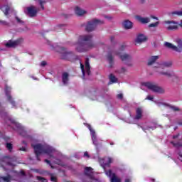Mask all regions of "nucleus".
I'll return each instance as SVG.
<instances>
[{
	"label": "nucleus",
	"mask_w": 182,
	"mask_h": 182,
	"mask_svg": "<svg viewBox=\"0 0 182 182\" xmlns=\"http://www.w3.org/2000/svg\"><path fill=\"white\" fill-rule=\"evenodd\" d=\"M160 58L159 55L151 56L148 60L149 66L153 65L154 68H156V72H158L160 75H164V76H167V77H173L174 76V72L173 71H166L164 72L163 70L166 68H170L173 65L171 61L165 62L164 63H156L157 59Z\"/></svg>",
	"instance_id": "nucleus-1"
},
{
	"label": "nucleus",
	"mask_w": 182,
	"mask_h": 182,
	"mask_svg": "<svg viewBox=\"0 0 182 182\" xmlns=\"http://www.w3.org/2000/svg\"><path fill=\"white\" fill-rule=\"evenodd\" d=\"M75 50L77 52H87L90 49H93L96 44L92 41L91 35H82L78 38V42L75 44Z\"/></svg>",
	"instance_id": "nucleus-2"
},
{
	"label": "nucleus",
	"mask_w": 182,
	"mask_h": 182,
	"mask_svg": "<svg viewBox=\"0 0 182 182\" xmlns=\"http://www.w3.org/2000/svg\"><path fill=\"white\" fill-rule=\"evenodd\" d=\"M6 124L7 126H11L13 127L14 130H17L20 136H26V131L25 130V128L22 126V124H19V122H17L15 119L11 118H5Z\"/></svg>",
	"instance_id": "nucleus-3"
},
{
	"label": "nucleus",
	"mask_w": 182,
	"mask_h": 182,
	"mask_svg": "<svg viewBox=\"0 0 182 182\" xmlns=\"http://www.w3.org/2000/svg\"><path fill=\"white\" fill-rule=\"evenodd\" d=\"M144 87H147V89H149L156 93H164V89L152 82H143L141 88L142 90H144Z\"/></svg>",
	"instance_id": "nucleus-4"
},
{
	"label": "nucleus",
	"mask_w": 182,
	"mask_h": 182,
	"mask_svg": "<svg viewBox=\"0 0 182 182\" xmlns=\"http://www.w3.org/2000/svg\"><path fill=\"white\" fill-rule=\"evenodd\" d=\"M175 42L178 45V47L168 42H165L164 45L166 48L172 49L175 52H182V40L177 38Z\"/></svg>",
	"instance_id": "nucleus-5"
},
{
	"label": "nucleus",
	"mask_w": 182,
	"mask_h": 182,
	"mask_svg": "<svg viewBox=\"0 0 182 182\" xmlns=\"http://www.w3.org/2000/svg\"><path fill=\"white\" fill-rule=\"evenodd\" d=\"M102 23H103V21L94 19L87 23L85 29L87 32H92V31H95L97 25H102Z\"/></svg>",
	"instance_id": "nucleus-6"
},
{
	"label": "nucleus",
	"mask_w": 182,
	"mask_h": 182,
	"mask_svg": "<svg viewBox=\"0 0 182 182\" xmlns=\"http://www.w3.org/2000/svg\"><path fill=\"white\" fill-rule=\"evenodd\" d=\"M156 105L158 106V107H161V106H164V107H167L168 109H171L173 112H180V108L178 107H176L174 105H171L163 100H157L155 101Z\"/></svg>",
	"instance_id": "nucleus-7"
},
{
	"label": "nucleus",
	"mask_w": 182,
	"mask_h": 182,
	"mask_svg": "<svg viewBox=\"0 0 182 182\" xmlns=\"http://www.w3.org/2000/svg\"><path fill=\"white\" fill-rule=\"evenodd\" d=\"M33 149H34V152L36 156V159L38 161H41V159H39V156H41V154H43V145L41 144H32L31 145Z\"/></svg>",
	"instance_id": "nucleus-8"
},
{
	"label": "nucleus",
	"mask_w": 182,
	"mask_h": 182,
	"mask_svg": "<svg viewBox=\"0 0 182 182\" xmlns=\"http://www.w3.org/2000/svg\"><path fill=\"white\" fill-rule=\"evenodd\" d=\"M124 49H126V45H122L119 47V52H118L117 55H118L121 60H130V59H132V57L129 55V54L122 53L123 52V50H124Z\"/></svg>",
	"instance_id": "nucleus-9"
},
{
	"label": "nucleus",
	"mask_w": 182,
	"mask_h": 182,
	"mask_svg": "<svg viewBox=\"0 0 182 182\" xmlns=\"http://www.w3.org/2000/svg\"><path fill=\"white\" fill-rule=\"evenodd\" d=\"M164 25L167 31H176L178 29L177 23L173 21H166L164 22Z\"/></svg>",
	"instance_id": "nucleus-10"
},
{
	"label": "nucleus",
	"mask_w": 182,
	"mask_h": 182,
	"mask_svg": "<svg viewBox=\"0 0 182 182\" xmlns=\"http://www.w3.org/2000/svg\"><path fill=\"white\" fill-rule=\"evenodd\" d=\"M80 68L82 73V76L85 77V74L86 73L88 76L90 75V65L89 64V58L85 60V66L80 63Z\"/></svg>",
	"instance_id": "nucleus-11"
},
{
	"label": "nucleus",
	"mask_w": 182,
	"mask_h": 182,
	"mask_svg": "<svg viewBox=\"0 0 182 182\" xmlns=\"http://www.w3.org/2000/svg\"><path fill=\"white\" fill-rule=\"evenodd\" d=\"M61 58L62 59H66L67 60H72L73 58V53L68 51L66 48H61Z\"/></svg>",
	"instance_id": "nucleus-12"
},
{
	"label": "nucleus",
	"mask_w": 182,
	"mask_h": 182,
	"mask_svg": "<svg viewBox=\"0 0 182 182\" xmlns=\"http://www.w3.org/2000/svg\"><path fill=\"white\" fill-rule=\"evenodd\" d=\"M27 14L31 18L33 16H36V14H38V9L36 7L31 6L27 8Z\"/></svg>",
	"instance_id": "nucleus-13"
},
{
	"label": "nucleus",
	"mask_w": 182,
	"mask_h": 182,
	"mask_svg": "<svg viewBox=\"0 0 182 182\" xmlns=\"http://www.w3.org/2000/svg\"><path fill=\"white\" fill-rule=\"evenodd\" d=\"M20 43H21L20 40H16L14 41H9L6 43V48H16V46H18V45H19Z\"/></svg>",
	"instance_id": "nucleus-14"
},
{
	"label": "nucleus",
	"mask_w": 182,
	"mask_h": 182,
	"mask_svg": "<svg viewBox=\"0 0 182 182\" xmlns=\"http://www.w3.org/2000/svg\"><path fill=\"white\" fill-rule=\"evenodd\" d=\"M135 19L140 22L141 23H149L150 22V18L149 17H142L141 16H136Z\"/></svg>",
	"instance_id": "nucleus-15"
},
{
	"label": "nucleus",
	"mask_w": 182,
	"mask_h": 182,
	"mask_svg": "<svg viewBox=\"0 0 182 182\" xmlns=\"http://www.w3.org/2000/svg\"><path fill=\"white\" fill-rule=\"evenodd\" d=\"M84 173L90 180H93V169L91 167H85Z\"/></svg>",
	"instance_id": "nucleus-16"
},
{
	"label": "nucleus",
	"mask_w": 182,
	"mask_h": 182,
	"mask_svg": "<svg viewBox=\"0 0 182 182\" xmlns=\"http://www.w3.org/2000/svg\"><path fill=\"white\" fill-rule=\"evenodd\" d=\"M52 151H53V149H52L50 146L43 145V153L48 154L50 157H53V156H52Z\"/></svg>",
	"instance_id": "nucleus-17"
},
{
	"label": "nucleus",
	"mask_w": 182,
	"mask_h": 182,
	"mask_svg": "<svg viewBox=\"0 0 182 182\" xmlns=\"http://www.w3.org/2000/svg\"><path fill=\"white\" fill-rule=\"evenodd\" d=\"M5 90H6V95L7 96L8 100L10 102V103H11V105L13 106H15V102H14V100H12V97H11V95H9V92L11 91V87L6 86Z\"/></svg>",
	"instance_id": "nucleus-18"
},
{
	"label": "nucleus",
	"mask_w": 182,
	"mask_h": 182,
	"mask_svg": "<svg viewBox=\"0 0 182 182\" xmlns=\"http://www.w3.org/2000/svg\"><path fill=\"white\" fill-rule=\"evenodd\" d=\"M146 41H147V37L144 34L138 35L136 39V43H142V42H146Z\"/></svg>",
	"instance_id": "nucleus-19"
},
{
	"label": "nucleus",
	"mask_w": 182,
	"mask_h": 182,
	"mask_svg": "<svg viewBox=\"0 0 182 182\" xmlns=\"http://www.w3.org/2000/svg\"><path fill=\"white\" fill-rule=\"evenodd\" d=\"M75 13L78 16H82L86 14L87 12H86V11L82 9L80 7L76 6L75 9Z\"/></svg>",
	"instance_id": "nucleus-20"
},
{
	"label": "nucleus",
	"mask_w": 182,
	"mask_h": 182,
	"mask_svg": "<svg viewBox=\"0 0 182 182\" xmlns=\"http://www.w3.org/2000/svg\"><path fill=\"white\" fill-rule=\"evenodd\" d=\"M123 26L125 29H132V28H133V23L129 20H126L123 23Z\"/></svg>",
	"instance_id": "nucleus-21"
},
{
	"label": "nucleus",
	"mask_w": 182,
	"mask_h": 182,
	"mask_svg": "<svg viewBox=\"0 0 182 182\" xmlns=\"http://www.w3.org/2000/svg\"><path fill=\"white\" fill-rule=\"evenodd\" d=\"M62 79H63V83L64 85H68L69 82V74L68 73H63Z\"/></svg>",
	"instance_id": "nucleus-22"
},
{
	"label": "nucleus",
	"mask_w": 182,
	"mask_h": 182,
	"mask_svg": "<svg viewBox=\"0 0 182 182\" xmlns=\"http://www.w3.org/2000/svg\"><path fill=\"white\" fill-rule=\"evenodd\" d=\"M168 15L169 16H175V15H177V16H182V10L170 12Z\"/></svg>",
	"instance_id": "nucleus-23"
},
{
	"label": "nucleus",
	"mask_w": 182,
	"mask_h": 182,
	"mask_svg": "<svg viewBox=\"0 0 182 182\" xmlns=\"http://www.w3.org/2000/svg\"><path fill=\"white\" fill-rule=\"evenodd\" d=\"M92 140L93 142V145L95 146L97 149V147L99 146V142H97V138L96 137V134H93L92 135Z\"/></svg>",
	"instance_id": "nucleus-24"
},
{
	"label": "nucleus",
	"mask_w": 182,
	"mask_h": 182,
	"mask_svg": "<svg viewBox=\"0 0 182 182\" xmlns=\"http://www.w3.org/2000/svg\"><path fill=\"white\" fill-rule=\"evenodd\" d=\"M48 176L50 177V181L52 182H58V177H56L55 173H48Z\"/></svg>",
	"instance_id": "nucleus-25"
},
{
	"label": "nucleus",
	"mask_w": 182,
	"mask_h": 182,
	"mask_svg": "<svg viewBox=\"0 0 182 182\" xmlns=\"http://www.w3.org/2000/svg\"><path fill=\"white\" fill-rule=\"evenodd\" d=\"M8 166H11L12 167L16 166V159L10 158L9 161L7 162Z\"/></svg>",
	"instance_id": "nucleus-26"
},
{
	"label": "nucleus",
	"mask_w": 182,
	"mask_h": 182,
	"mask_svg": "<svg viewBox=\"0 0 182 182\" xmlns=\"http://www.w3.org/2000/svg\"><path fill=\"white\" fill-rule=\"evenodd\" d=\"M9 182L11 181V176H0V182Z\"/></svg>",
	"instance_id": "nucleus-27"
},
{
	"label": "nucleus",
	"mask_w": 182,
	"mask_h": 182,
	"mask_svg": "<svg viewBox=\"0 0 182 182\" xmlns=\"http://www.w3.org/2000/svg\"><path fill=\"white\" fill-rule=\"evenodd\" d=\"M0 9H1L2 12H4V15H8V12H9V6H4L0 7Z\"/></svg>",
	"instance_id": "nucleus-28"
},
{
	"label": "nucleus",
	"mask_w": 182,
	"mask_h": 182,
	"mask_svg": "<svg viewBox=\"0 0 182 182\" xmlns=\"http://www.w3.org/2000/svg\"><path fill=\"white\" fill-rule=\"evenodd\" d=\"M111 182H122V180L116 176V173H113L111 178Z\"/></svg>",
	"instance_id": "nucleus-29"
},
{
	"label": "nucleus",
	"mask_w": 182,
	"mask_h": 182,
	"mask_svg": "<svg viewBox=\"0 0 182 182\" xmlns=\"http://www.w3.org/2000/svg\"><path fill=\"white\" fill-rule=\"evenodd\" d=\"M6 149L9 150V151H12L14 149V145L11 143L7 142L6 143Z\"/></svg>",
	"instance_id": "nucleus-30"
},
{
	"label": "nucleus",
	"mask_w": 182,
	"mask_h": 182,
	"mask_svg": "<svg viewBox=\"0 0 182 182\" xmlns=\"http://www.w3.org/2000/svg\"><path fill=\"white\" fill-rule=\"evenodd\" d=\"M109 80L110 82H112V83H116V82H117V78H116V77L113 75V74H111L109 75Z\"/></svg>",
	"instance_id": "nucleus-31"
},
{
	"label": "nucleus",
	"mask_w": 182,
	"mask_h": 182,
	"mask_svg": "<svg viewBox=\"0 0 182 182\" xmlns=\"http://www.w3.org/2000/svg\"><path fill=\"white\" fill-rule=\"evenodd\" d=\"M171 143L173 144V147H176V149L182 147V144L181 142L174 143V141H171Z\"/></svg>",
	"instance_id": "nucleus-32"
},
{
	"label": "nucleus",
	"mask_w": 182,
	"mask_h": 182,
	"mask_svg": "<svg viewBox=\"0 0 182 182\" xmlns=\"http://www.w3.org/2000/svg\"><path fill=\"white\" fill-rule=\"evenodd\" d=\"M160 22L156 21L155 23H152L151 24L149 25V28H157V26H159Z\"/></svg>",
	"instance_id": "nucleus-33"
},
{
	"label": "nucleus",
	"mask_w": 182,
	"mask_h": 182,
	"mask_svg": "<svg viewBox=\"0 0 182 182\" xmlns=\"http://www.w3.org/2000/svg\"><path fill=\"white\" fill-rule=\"evenodd\" d=\"M87 129H89L90 133H91V136L94 134H96V132L94 131L93 129H92V126H90V124H87Z\"/></svg>",
	"instance_id": "nucleus-34"
},
{
	"label": "nucleus",
	"mask_w": 182,
	"mask_h": 182,
	"mask_svg": "<svg viewBox=\"0 0 182 182\" xmlns=\"http://www.w3.org/2000/svg\"><path fill=\"white\" fill-rule=\"evenodd\" d=\"M37 180H38V181H41V182H48L46 178H42L41 176H37Z\"/></svg>",
	"instance_id": "nucleus-35"
},
{
	"label": "nucleus",
	"mask_w": 182,
	"mask_h": 182,
	"mask_svg": "<svg viewBox=\"0 0 182 182\" xmlns=\"http://www.w3.org/2000/svg\"><path fill=\"white\" fill-rule=\"evenodd\" d=\"M107 60L109 62V63H112V62H113V57L112 56V54H108Z\"/></svg>",
	"instance_id": "nucleus-36"
},
{
	"label": "nucleus",
	"mask_w": 182,
	"mask_h": 182,
	"mask_svg": "<svg viewBox=\"0 0 182 182\" xmlns=\"http://www.w3.org/2000/svg\"><path fill=\"white\" fill-rule=\"evenodd\" d=\"M143 113V108L139 107L136 109V114H142Z\"/></svg>",
	"instance_id": "nucleus-37"
},
{
	"label": "nucleus",
	"mask_w": 182,
	"mask_h": 182,
	"mask_svg": "<svg viewBox=\"0 0 182 182\" xmlns=\"http://www.w3.org/2000/svg\"><path fill=\"white\" fill-rule=\"evenodd\" d=\"M113 163V159L112 158H108L107 162L105 164V166H110Z\"/></svg>",
	"instance_id": "nucleus-38"
},
{
	"label": "nucleus",
	"mask_w": 182,
	"mask_h": 182,
	"mask_svg": "<svg viewBox=\"0 0 182 182\" xmlns=\"http://www.w3.org/2000/svg\"><path fill=\"white\" fill-rule=\"evenodd\" d=\"M106 175L108 176V177H112L113 176V173L112 172V170H108L106 171Z\"/></svg>",
	"instance_id": "nucleus-39"
},
{
	"label": "nucleus",
	"mask_w": 182,
	"mask_h": 182,
	"mask_svg": "<svg viewBox=\"0 0 182 182\" xmlns=\"http://www.w3.org/2000/svg\"><path fill=\"white\" fill-rule=\"evenodd\" d=\"M141 117H143V115H141V114H136L135 116V119L136 120H140V119H141Z\"/></svg>",
	"instance_id": "nucleus-40"
},
{
	"label": "nucleus",
	"mask_w": 182,
	"mask_h": 182,
	"mask_svg": "<svg viewBox=\"0 0 182 182\" xmlns=\"http://www.w3.org/2000/svg\"><path fill=\"white\" fill-rule=\"evenodd\" d=\"M45 163H48L49 164V166L51 167V168H53V166H52V164L50 163V161L48 160V159H45Z\"/></svg>",
	"instance_id": "nucleus-41"
},
{
	"label": "nucleus",
	"mask_w": 182,
	"mask_h": 182,
	"mask_svg": "<svg viewBox=\"0 0 182 182\" xmlns=\"http://www.w3.org/2000/svg\"><path fill=\"white\" fill-rule=\"evenodd\" d=\"M154 97L151 95H148L146 98V100H153Z\"/></svg>",
	"instance_id": "nucleus-42"
},
{
	"label": "nucleus",
	"mask_w": 182,
	"mask_h": 182,
	"mask_svg": "<svg viewBox=\"0 0 182 182\" xmlns=\"http://www.w3.org/2000/svg\"><path fill=\"white\" fill-rule=\"evenodd\" d=\"M54 163L55 164H58L59 166L62 164V161H60V159H57L56 161H55Z\"/></svg>",
	"instance_id": "nucleus-43"
},
{
	"label": "nucleus",
	"mask_w": 182,
	"mask_h": 182,
	"mask_svg": "<svg viewBox=\"0 0 182 182\" xmlns=\"http://www.w3.org/2000/svg\"><path fill=\"white\" fill-rule=\"evenodd\" d=\"M117 99H123V94H118L117 95Z\"/></svg>",
	"instance_id": "nucleus-44"
},
{
	"label": "nucleus",
	"mask_w": 182,
	"mask_h": 182,
	"mask_svg": "<svg viewBox=\"0 0 182 182\" xmlns=\"http://www.w3.org/2000/svg\"><path fill=\"white\" fill-rule=\"evenodd\" d=\"M16 21H17V22H18V23H23V21H22L21 19H19V18L16 17Z\"/></svg>",
	"instance_id": "nucleus-45"
},
{
	"label": "nucleus",
	"mask_w": 182,
	"mask_h": 182,
	"mask_svg": "<svg viewBox=\"0 0 182 182\" xmlns=\"http://www.w3.org/2000/svg\"><path fill=\"white\" fill-rule=\"evenodd\" d=\"M41 66H46V61H42L41 63Z\"/></svg>",
	"instance_id": "nucleus-46"
},
{
	"label": "nucleus",
	"mask_w": 182,
	"mask_h": 182,
	"mask_svg": "<svg viewBox=\"0 0 182 182\" xmlns=\"http://www.w3.org/2000/svg\"><path fill=\"white\" fill-rule=\"evenodd\" d=\"M20 151H26V148L25 147H21L19 149Z\"/></svg>",
	"instance_id": "nucleus-47"
},
{
	"label": "nucleus",
	"mask_w": 182,
	"mask_h": 182,
	"mask_svg": "<svg viewBox=\"0 0 182 182\" xmlns=\"http://www.w3.org/2000/svg\"><path fill=\"white\" fill-rule=\"evenodd\" d=\"M84 157H90V156H89V153H87V151L84 153Z\"/></svg>",
	"instance_id": "nucleus-48"
},
{
	"label": "nucleus",
	"mask_w": 182,
	"mask_h": 182,
	"mask_svg": "<svg viewBox=\"0 0 182 182\" xmlns=\"http://www.w3.org/2000/svg\"><path fill=\"white\" fill-rule=\"evenodd\" d=\"M124 72H126V68H122L120 70V73H124Z\"/></svg>",
	"instance_id": "nucleus-49"
},
{
	"label": "nucleus",
	"mask_w": 182,
	"mask_h": 182,
	"mask_svg": "<svg viewBox=\"0 0 182 182\" xmlns=\"http://www.w3.org/2000/svg\"><path fill=\"white\" fill-rule=\"evenodd\" d=\"M180 136V134H178L176 135L173 136V139H178V137Z\"/></svg>",
	"instance_id": "nucleus-50"
},
{
	"label": "nucleus",
	"mask_w": 182,
	"mask_h": 182,
	"mask_svg": "<svg viewBox=\"0 0 182 182\" xmlns=\"http://www.w3.org/2000/svg\"><path fill=\"white\" fill-rule=\"evenodd\" d=\"M151 18H152V19H156V21H159V18H157L154 16H151Z\"/></svg>",
	"instance_id": "nucleus-51"
},
{
	"label": "nucleus",
	"mask_w": 182,
	"mask_h": 182,
	"mask_svg": "<svg viewBox=\"0 0 182 182\" xmlns=\"http://www.w3.org/2000/svg\"><path fill=\"white\" fill-rule=\"evenodd\" d=\"M21 174L22 176H25V171H21Z\"/></svg>",
	"instance_id": "nucleus-52"
},
{
	"label": "nucleus",
	"mask_w": 182,
	"mask_h": 182,
	"mask_svg": "<svg viewBox=\"0 0 182 182\" xmlns=\"http://www.w3.org/2000/svg\"><path fill=\"white\" fill-rule=\"evenodd\" d=\"M1 22V23H2L3 25H6V22H5V21H0Z\"/></svg>",
	"instance_id": "nucleus-53"
},
{
	"label": "nucleus",
	"mask_w": 182,
	"mask_h": 182,
	"mask_svg": "<svg viewBox=\"0 0 182 182\" xmlns=\"http://www.w3.org/2000/svg\"><path fill=\"white\" fill-rule=\"evenodd\" d=\"M22 144H24L25 146H26V141H23Z\"/></svg>",
	"instance_id": "nucleus-54"
},
{
	"label": "nucleus",
	"mask_w": 182,
	"mask_h": 182,
	"mask_svg": "<svg viewBox=\"0 0 182 182\" xmlns=\"http://www.w3.org/2000/svg\"><path fill=\"white\" fill-rule=\"evenodd\" d=\"M125 182H130V179L129 178L125 179Z\"/></svg>",
	"instance_id": "nucleus-55"
},
{
	"label": "nucleus",
	"mask_w": 182,
	"mask_h": 182,
	"mask_svg": "<svg viewBox=\"0 0 182 182\" xmlns=\"http://www.w3.org/2000/svg\"><path fill=\"white\" fill-rule=\"evenodd\" d=\"M111 41H113V37H111Z\"/></svg>",
	"instance_id": "nucleus-56"
}]
</instances>
